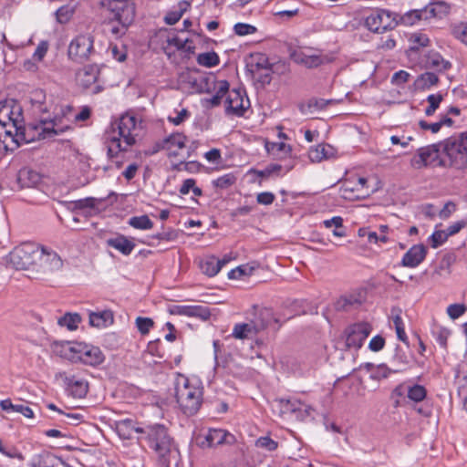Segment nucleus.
Segmentation results:
<instances>
[{
  "mask_svg": "<svg viewBox=\"0 0 467 467\" xmlns=\"http://www.w3.org/2000/svg\"><path fill=\"white\" fill-rule=\"evenodd\" d=\"M140 124L135 116L130 114L122 115L111 124V130L107 131L105 136L109 159H113L120 151H126L135 143Z\"/></svg>",
  "mask_w": 467,
  "mask_h": 467,
  "instance_id": "nucleus-1",
  "label": "nucleus"
},
{
  "mask_svg": "<svg viewBox=\"0 0 467 467\" xmlns=\"http://www.w3.org/2000/svg\"><path fill=\"white\" fill-rule=\"evenodd\" d=\"M174 398L179 410L186 416L195 415L203 400L202 383L176 373L173 380Z\"/></svg>",
  "mask_w": 467,
  "mask_h": 467,
  "instance_id": "nucleus-2",
  "label": "nucleus"
},
{
  "mask_svg": "<svg viewBox=\"0 0 467 467\" xmlns=\"http://www.w3.org/2000/svg\"><path fill=\"white\" fill-rule=\"evenodd\" d=\"M137 431L142 434L139 440H145L150 448L156 452L161 467H169L171 459L175 458L178 450L167 429L163 425L156 424L137 429Z\"/></svg>",
  "mask_w": 467,
  "mask_h": 467,
  "instance_id": "nucleus-3",
  "label": "nucleus"
},
{
  "mask_svg": "<svg viewBox=\"0 0 467 467\" xmlns=\"http://www.w3.org/2000/svg\"><path fill=\"white\" fill-rule=\"evenodd\" d=\"M63 356L72 362H81L88 366H98L104 361V355L98 347L82 343L63 346Z\"/></svg>",
  "mask_w": 467,
  "mask_h": 467,
  "instance_id": "nucleus-4",
  "label": "nucleus"
},
{
  "mask_svg": "<svg viewBox=\"0 0 467 467\" xmlns=\"http://www.w3.org/2000/svg\"><path fill=\"white\" fill-rule=\"evenodd\" d=\"M40 256L38 244L27 242L13 249L9 254L8 263L16 269L34 271L36 260Z\"/></svg>",
  "mask_w": 467,
  "mask_h": 467,
  "instance_id": "nucleus-5",
  "label": "nucleus"
},
{
  "mask_svg": "<svg viewBox=\"0 0 467 467\" xmlns=\"http://www.w3.org/2000/svg\"><path fill=\"white\" fill-rule=\"evenodd\" d=\"M96 53L94 36L90 33L78 35L68 46L67 54L71 60L82 63Z\"/></svg>",
  "mask_w": 467,
  "mask_h": 467,
  "instance_id": "nucleus-6",
  "label": "nucleus"
},
{
  "mask_svg": "<svg viewBox=\"0 0 467 467\" xmlns=\"http://www.w3.org/2000/svg\"><path fill=\"white\" fill-rule=\"evenodd\" d=\"M30 140H34V138H26L25 130L20 124L15 122L0 124V148L14 150L22 141L29 142Z\"/></svg>",
  "mask_w": 467,
  "mask_h": 467,
  "instance_id": "nucleus-7",
  "label": "nucleus"
},
{
  "mask_svg": "<svg viewBox=\"0 0 467 467\" xmlns=\"http://www.w3.org/2000/svg\"><path fill=\"white\" fill-rule=\"evenodd\" d=\"M108 16L119 24L131 25L135 17V5L131 0H105Z\"/></svg>",
  "mask_w": 467,
  "mask_h": 467,
  "instance_id": "nucleus-8",
  "label": "nucleus"
},
{
  "mask_svg": "<svg viewBox=\"0 0 467 467\" xmlns=\"http://www.w3.org/2000/svg\"><path fill=\"white\" fill-rule=\"evenodd\" d=\"M441 150L451 162L467 163V131L459 138H449L440 143Z\"/></svg>",
  "mask_w": 467,
  "mask_h": 467,
  "instance_id": "nucleus-9",
  "label": "nucleus"
},
{
  "mask_svg": "<svg viewBox=\"0 0 467 467\" xmlns=\"http://www.w3.org/2000/svg\"><path fill=\"white\" fill-rule=\"evenodd\" d=\"M397 16L388 10L380 9L371 13L365 20L366 26L374 33H384L398 25Z\"/></svg>",
  "mask_w": 467,
  "mask_h": 467,
  "instance_id": "nucleus-10",
  "label": "nucleus"
},
{
  "mask_svg": "<svg viewBox=\"0 0 467 467\" xmlns=\"http://www.w3.org/2000/svg\"><path fill=\"white\" fill-rule=\"evenodd\" d=\"M72 108L70 106H66L65 109H63V117L56 116L54 119H41L40 124L36 127V131L38 132V140L51 139L56 135H59L69 129L67 124H63V119L66 117L67 113L71 112Z\"/></svg>",
  "mask_w": 467,
  "mask_h": 467,
  "instance_id": "nucleus-11",
  "label": "nucleus"
},
{
  "mask_svg": "<svg viewBox=\"0 0 467 467\" xmlns=\"http://www.w3.org/2000/svg\"><path fill=\"white\" fill-rule=\"evenodd\" d=\"M371 332V326L362 322L348 327L343 335L345 349H359Z\"/></svg>",
  "mask_w": 467,
  "mask_h": 467,
  "instance_id": "nucleus-12",
  "label": "nucleus"
},
{
  "mask_svg": "<svg viewBox=\"0 0 467 467\" xmlns=\"http://www.w3.org/2000/svg\"><path fill=\"white\" fill-rule=\"evenodd\" d=\"M38 250L41 252V256L36 260L34 269L35 272L47 275L62 268V259L55 251L40 245L39 244Z\"/></svg>",
  "mask_w": 467,
  "mask_h": 467,
  "instance_id": "nucleus-13",
  "label": "nucleus"
},
{
  "mask_svg": "<svg viewBox=\"0 0 467 467\" xmlns=\"http://www.w3.org/2000/svg\"><path fill=\"white\" fill-rule=\"evenodd\" d=\"M440 143L420 148L410 160L411 167L416 170H420L436 162L441 166L444 165L443 161L440 159Z\"/></svg>",
  "mask_w": 467,
  "mask_h": 467,
  "instance_id": "nucleus-14",
  "label": "nucleus"
},
{
  "mask_svg": "<svg viewBox=\"0 0 467 467\" xmlns=\"http://www.w3.org/2000/svg\"><path fill=\"white\" fill-rule=\"evenodd\" d=\"M290 57L295 63L307 68H314L323 64L331 63L334 59L332 56L312 52L311 50H294L291 52Z\"/></svg>",
  "mask_w": 467,
  "mask_h": 467,
  "instance_id": "nucleus-15",
  "label": "nucleus"
},
{
  "mask_svg": "<svg viewBox=\"0 0 467 467\" xmlns=\"http://www.w3.org/2000/svg\"><path fill=\"white\" fill-rule=\"evenodd\" d=\"M246 67L252 73H259L264 71L260 77L263 82L269 83L271 81V73L274 72V64L269 62L268 57L264 53H253L245 59Z\"/></svg>",
  "mask_w": 467,
  "mask_h": 467,
  "instance_id": "nucleus-16",
  "label": "nucleus"
},
{
  "mask_svg": "<svg viewBox=\"0 0 467 467\" xmlns=\"http://www.w3.org/2000/svg\"><path fill=\"white\" fill-rule=\"evenodd\" d=\"M99 69L96 65H88L79 69L76 75L77 83L85 89H91V93L98 94L102 87L97 84Z\"/></svg>",
  "mask_w": 467,
  "mask_h": 467,
  "instance_id": "nucleus-17",
  "label": "nucleus"
},
{
  "mask_svg": "<svg viewBox=\"0 0 467 467\" xmlns=\"http://www.w3.org/2000/svg\"><path fill=\"white\" fill-rule=\"evenodd\" d=\"M266 327V324L262 320H252L248 323L235 325V339L248 340L253 348L254 341L257 334Z\"/></svg>",
  "mask_w": 467,
  "mask_h": 467,
  "instance_id": "nucleus-18",
  "label": "nucleus"
},
{
  "mask_svg": "<svg viewBox=\"0 0 467 467\" xmlns=\"http://www.w3.org/2000/svg\"><path fill=\"white\" fill-rule=\"evenodd\" d=\"M282 414H293L297 420H304L310 416L312 408L297 400H284L277 401Z\"/></svg>",
  "mask_w": 467,
  "mask_h": 467,
  "instance_id": "nucleus-19",
  "label": "nucleus"
},
{
  "mask_svg": "<svg viewBox=\"0 0 467 467\" xmlns=\"http://www.w3.org/2000/svg\"><path fill=\"white\" fill-rule=\"evenodd\" d=\"M185 140L186 138L182 133H172L163 140L156 142L153 146L152 153L165 150H168L170 154L176 155V150L185 147Z\"/></svg>",
  "mask_w": 467,
  "mask_h": 467,
  "instance_id": "nucleus-20",
  "label": "nucleus"
},
{
  "mask_svg": "<svg viewBox=\"0 0 467 467\" xmlns=\"http://www.w3.org/2000/svg\"><path fill=\"white\" fill-rule=\"evenodd\" d=\"M59 377L64 380L69 393L78 399L86 397L88 390V383L84 379L75 375L68 376L65 372L59 373Z\"/></svg>",
  "mask_w": 467,
  "mask_h": 467,
  "instance_id": "nucleus-21",
  "label": "nucleus"
},
{
  "mask_svg": "<svg viewBox=\"0 0 467 467\" xmlns=\"http://www.w3.org/2000/svg\"><path fill=\"white\" fill-rule=\"evenodd\" d=\"M231 260L232 258L230 256H224L223 259H218L213 255L206 256L200 259L199 267L204 275L212 277L216 275L221 268Z\"/></svg>",
  "mask_w": 467,
  "mask_h": 467,
  "instance_id": "nucleus-22",
  "label": "nucleus"
},
{
  "mask_svg": "<svg viewBox=\"0 0 467 467\" xmlns=\"http://www.w3.org/2000/svg\"><path fill=\"white\" fill-rule=\"evenodd\" d=\"M427 254L423 244H415L404 254L401 265L407 267L418 266L425 258Z\"/></svg>",
  "mask_w": 467,
  "mask_h": 467,
  "instance_id": "nucleus-23",
  "label": "nucleus"
},
{
  "mask_svg": "<svg viewBox=\"0 0 467 467\" xmlns=\"http://www.w3.org/2000/svg\"><path fill=\"white\" fill-rule=\"evenodd\" d=\"M20 121L21 109L18 106H16L13 101H6L0 105V124H7L8 122L20 124Z\"/></svg>",
  "mask_w": 467,
  "mask_h": 467,
  "instance_id": "nucleus-24",
  "label": "nucleus"
},
{
  "mask_svg": "<svg viewBox=\"0 0 467 467\" xmlns=\"http://www.w3.org/2000/svg\"><path fill=\"white\" fill-rule=\"evenodd\" d=\"M435 16V10L433 7L425 9H415L405 13L400 16V22L405 26H412L421 19H428L429 17Z\"/></svg>",
  "mask_w": 467,
  "mask_h": 467,
  "instance_id": "nucleus-25",
  "label": "nucleus"
},
{
  "mask_svg": "<svg viewBox=\"0 0 467 467\" xmlns=\"http://www.w3.org/2000/svg\"><path fill=\"white\" fill-rule=\"evenodd\" d=\"M64 466V462L48 451H42L35 455L31 460V467H59Z\"/></svg>",
  "mask_w": 467,
  "mask_h": 467,
  "instance_id": "nucleus-26",
  "label": "nucleus"
},
{
  "mask_svg": "<svg viewBox=\"0 0 467 467\" xmlns=\"http://www.w3.org/2000/svg\"><path fill=\"white\" fill-rule=\"evenodd\" d=\"M213 86L219 90L221 94H226L229 90L230 84L226 80H220L215 84V77L213 75H208L200 78V92H210Z\"/></svg>",
  "mask_w": 467,
  "mask_h": 467,
  "instance_id": "nucleus-27",
  "label": "nucleus"
},
{
  "mask_svg": "<svg viewBox=\"0 0 467 467\" xmlns=\"http://www.w3.org/2000/svg\"><path fill=\"white\" fill-rule=\"evenodd\" d=\"M367 182L368 181L366 178H358L356 188H349L348 186L342 188V196L345 199H361L368 196L369 191L365 190Z\"/></svg>",
  "mask_w": 467,
  "mask_h": 467,
  "instance_id": "nucleus-28",
  "label": "nucleus"
},
{
  "mask_svg": "<svg viewBox=\"0 0 467 467\" xmlns=\"http://www.w3.org/2000/svg\"><path fill=\"white\" fill-rule=\"evenodd\" d=\"M335 155V150L328 144H319L316 148L310 149L308 152L309 159L312 162H320L327 160Z\"/></svg>",
  "mask_w": 467,
  "mask_h": 467,
  "instance_id": "nucleus-29",
  "label": "nucleus"
},
{
  "mask_svg": "<svg viewBox=\"0 0 467 467\" xmlns=\"http://www.w3.org/2000/svg\"><path fill=\"white\" fill-rule=\"evenodd\" d=\"M114 317L110 310L91 312L89 314V324L95 327H105L113 323Z\"/></svg>",
  "mask_w": 467,
  "mask_h": 467,
  "instance_id": "nucleus-30",
  "label": "nucleus"
},
{
  "mask_svg": "<svg viewBox=\"0 0 467 467\" xmlns=\"http://www.w3.org/2000/svg\"><path fill=\"white\" fill-rule=\"evenodd\" d=\"M227 436H231V434L223 429H210L204 437L205 441H202V445L204 446L205 443L208 447L221 445L224 443Z\"/></svg>",
  "mask_w": 467,
  "mask_h": 467,
  "instance_id": "nucleus-31",
  "label": "nucleus"
},
{
  "mask_svg": "<svg viewBox=\"0 0 467 467\" xmlns=\"http://www.w3.org/2000/svg\"><path fill=\"white\" fill-rule=\"evenodd\" d=\"M108 244L119 251L124 255H129L135 247V244L124 235H119L116 238L109 239Z\"/></svg>",
  "mask_w": 467,
  "mask_h": 467,
  "instance_id": "nucleus-32",
  "label": "nucleus"
},
{
  "mask_svg": "<svg viewBox=\"0 0 467 467\" xmlns=\"http://www.w3.org/2000/svg\"><path fill=\"white\" fill-rule=\"evenodd\" d=\"M41 181V177L38 172L28 170L22 169L18 172V182L22 187H35Z\"/></svg>",
  "mask_w": 467,
  "mask_h": 467,
  "instance_id": "nucleus-33",
  "label": "nucleus"
},
{
  "mask_svg": "<svg viewBox=\"0 0 467 467\" xmlns=\"http://www.w3.org/2000/svg\"><path fill=\"white\" fill-rule=\"evenodd\" d=\"M250 100L244 89L235 88V116H244L250 109Z\"/></svg>",
  "mask_w": 467,
  "mask_h": 467,
  "instance_id": "nucleus-34",
  "label": "nucleus"
},
{
  "mask_svg": "<svg viewBox=\"0 0 467 467\" xmlns=\"http://www.w3.org/2000/svg\"><path fill=\"white\" fill-rule=\"evenodd\" d=\"M259 265L255 262L241 265L235 267V281L243 282L252 277L258 269Z\"/></svg>",
  "mask_w": 467,
  "mask_h": 467,
  "instance_id": "nucleus-35",
  "label": "nucleus"
},
{
  "mask_svg": "<svg viewBox=\"0 0 467 467\" xmlns=\"http://www.w3.org/2000/svg\"><path fill=\"white\" fill-rule=\"evenodd\" d=\"M190 4L186 1H182L178 4L177 7L167 13L164 21L167 25L176 24L187 11Z\"/></svg>",
  "mask_w": 467,
  "mask_h": 467,
  "instance_id": "nucleus-36",
  "label": "nucleus"
},
{
  "mask_svg": "<svg viewBox=\"0 0 467 467\" xmlns=\"http://www.w3.org/2000/svg\"><path fill=\"white\" fill-rule=\"evenodd\" d=\"M427 395V390L422 385L413 384L407 387V397L414 401H422Z\"/></svg>",
  "mask_w": 467,
  "mask_h": 467,
  "instance_id": "nucleus-37",
  "label": "nucleus"
},
{
  "mask_svg": "<svg viewBox=\"0 0 467 467\" xmlns=\"http://www.w3.org/2000/svg\"><path fill=\"white\" fill-rule=\"evenodd\" d=\"M128 223L139 230H149L153 227L152 221L149 218L148 215H140V216H133L130 217L128 221Z\"/></svg>",
  "mask_w": 467,
  "mask_h": 467,
  "instance_id": "nucleus-38",
  "label": "nucleus"
},
{
  "mask_svg": "<svg viewBox=\"0 0 467 467\" xmlns=\"http://www.w3.org/2000/svg\"><path fill=\"white\" fill-rule=\"evenodd\" d=\"M431 333H432L433 337L436 338V340L438 341V343L442 348L447 347V340L451 335V331L448 328L443 327L438 324H433L432 328H431Z\"/></svg>",
  "mask_w": 467,
  "mask_h": 467,
  "instance_id": "nucleus-39",
  "label": "nucleus"
},
{
  "mask_svg": "<svg viewBox=\"0 0 467 467\" xmlns=\"http://www.w3.org/2000/svg\"><path fill=\"white\" fill-rule=\"evenodd\" d=\"M137 429L130 420H122L117 425V431L122 439H131L133 432L140 433Z\"/></svg>",
  "mask_w": 467,
  "mask_h": 467,
  "instance_id": "nucleus-40",
  "label": "nucleus"
},
{
  "mask_svg": "<svg viewBox=\"0 0 467 467\" xmlns=\"http://www.w3.org/2000/svg\"><path fill=\"white\" fill-rule=\"evenodd\" d=\"M0 453L10 458V459H17L19 461H24L23 454L18 451V449L10 444L5 443L0 439Z\"/></svg>",
  "mask_w": 467,
  "mask_h": 467,
  "instance_id": "nucleus-41",
  "label": "nucleus"
},
{
  "mask_svg": "<svg viewBox=\"0 0 467 467\" xmlns=\"http://www.w3.org/2000/svg\"><path fill=\"white\" fill-rule=\"evenodd\" d=\"M106 26H108L109 32L115 37H120L123 36L130 25L119 24L116 20H113L111 16H107Z\"/></svg>",
  "mask_w": 467,
  "mask_h": 467,
  "instance_id": "nucleus-42",
  "label": "nucleus"
},
{
  "mask_svg": "<svg viewBox=\"0 0 467 467\" xmlns=\"http://www.w3.org/2000/svg\"><path fill=\"white\" fill-rule=\"evenodd\" d=\"M197 62L201 66L212 67L218 65L219 57L215 52L202 53L198 55Z\"/></svg>",
  "mask_w": 467,
  "mask_h": 467,
  "instance_id": "nucleus-43",
  "label": "nucleus"
},
{
  "mask_svg": "<svg viewBox=\"0 0 467 467\" xmlns=\"http://www.w3.org/2000/svg\"><path fill=\"white\" fill-rule=\"evenodd\" d=\"M168 43L171 46L176 47L178 49H183L188 52H193L195 47L192 43V40L189 38H182L180 36H174L168 39Z\"/></svg>",
  "mask_w": 467,
  "mask_h": 467,
  "instance_id": "nucleus-44",
  "label": "nucleus"
},
{
  "mask_svg": "<svg viewBox=\"0 0 467 467\" xmlns=\"http://www.w3.org/2000/svg\"><path fill=\"white\" fill-rule=\"evenodd\" d=\"M80 321L81 317L78 314L67 313L59 319L58 323L61 326L67 327L69 330H75Z\"/></svg>",
  "mask_w": 467,
  "mask_h": 467,
  "instance_id": "nucleus-45",
  "label": "nucleus"
},
{
  "mask_svg": "<svg viewBox=\"0 0 467 467\" xmlns=\"http://www.w3.org/2000/svg\"><path fill=\"white\" fill-rule=\"evenodd\" d=\"M451 34L455 38L467 46V23H459L451 28Z\"/></svg>",
  "mask_w": 467,
  "mask_h": 467,
  "instance_id": "nucleus-46",
  "label": "nucleus"
},
{
  "mask_svg": "<svg viewBox=\"0 0 467 467\" xmlns=\"http://www.w3.org/2000/svg\"><path fill=\"white\" fill-rule=\"evenodd\" d=\"M45 99H46V95L42 90L37 89V90H35L32 92L31 101H32L33 106L38 111H41V112L47 111V108L43 106Z\"/></svg>",
  "mask_w": 467,
  "mask_h": 467,
  "instance_id": "nucleus-47",
  "label": "nucleus"
},
{
  "mask_svg": "<svg viewBox=\"0 0 467 467\" xmlns=\"http://www.w3.org/2000/svg\"><path fill=\"white\" fill-rule=\"evenodd\" d=\"M428 67L435 68L439 71L444 70L448 67L449 63L445 61L440 55L435 54L429 57L427 61Z\"/></svg>",
  "mask_w": 467,
  "mask_h": 467,
  "instance_id": "nucleus-48",
  "label": "nucleus"
},
{
  "mask_svg": "<svg viewBox=\"0 0 467 467\" xmlns=\"http://www.w3.org/2000/svg\"><path fill=\"white\" fill-rule=\"evenodd\" d=\"M442 100V96L441 94H431L427 98V101L429 102V107L425 109V114L427 116H431L435 110L439 108L440 103Z\"/></svg>",
  "mask_w": 467,
  "mask_h": 467,
  "instance_id": "nucleus-49",
  "label": "nucleus"
},
{
  "mask_svg": "<svg viewBox=\"0 0 467 467\" xmlns=\"http://www.w3.org/2000/svg\"><path fill=\"white\" fill-rule=\"evenodd\" d=\"M189 317H198L202 320H207L210 316V310L203 306H191Z\"/></svg>",
  "mask_w": 467,
  "mask_h": 467,
  "instance_id": "nucleus-50",
  "label": "nucleus"
},
{
  "mask_svg": "<svg viewBox=\"0 0 467 467\" xmlns=\"http://www.w3.org/2000/svg\"><path fill=\"white\" fill-rule=\"evenodd\" d=\"M136 327L138 330L142 334L146 335L149 333L150 329L153 327L154 322L150 317H139L136 318Z\"/></svg>",
  "mask_w": 467,
  "mask_h": 467,
  "instance_id": "nucleus-51",
  "label": "nucleus"
},
{
  "mask_svg": "<svg viewBox=\"0 0 467 467\" xmlns=\"http://www.w3.org/2000/svg\"><path fill=\"white\" fill-rule=\"evenodd\" d=\"M464 304H451L447 307V314L451 319H457L466 311Z\"/></svg>",
  "mask_w": 467,
  "mask_h": 467,
  "instance_id": "nucleus-52",
  "label": "nucleus"
},
{
  "mask_svg": "<svg viewBox=\"0 0 467 467\" xmlns=\"http://www.w3.org/2000/svg\"><path fill=\"white\" fill-rule=\"evenodd\" d=\"M449 235H447L446 231L439 230L435 231L430 237L431 245L432 248H437L441 245L447 239Z\"/></svg>",
  "mask_w": 467,
  "mask_h": 467,
  "instance_id": "nucleus-53",
  "label": "nucleus"
},
{
  "mask_svg": "<svg viewBox=\"0 0 467 467\" xmlns=\"http://www.w3.org/2000/svg\"><path fill=\"white\" fill-rule=\"evenodd\" d=\"M257 31V28L250 24L235 23V35L244 36L253 35Z\"/></svg>",
  "mask_w": 467,
  "mask_h": 467,
  "instance_id": "nucleus-54",
  "label": "nucleus"
},
{
  "mask_svg": "<svg viewBox=\"0 0 467 467\" xmlns=\"http://www.w3.org/2000/svg\"><path fill=\"white\" fill-rule=\"evenodd\" d=\"M410 41L413 44L412 49H417L420 47H427L429 45V38L426 35L416 33L412 34L410 37Z\"/></svg>",
  "mask_w": 467,
  "mask_h": 467,
  "instance_id": "nucleus-55",
  "label": "nucleus"
},
{
  "mask_svg": "<svg viewBox=\"0 0 467 467\" xmlns=\"http://www.w3.org/2000/svg\"><path fill=\"white\" fill-rule=\"evenodd\" d=\"M233 182L234 176L232 174H226L215 180L213 184L217 189L223 190L229 188Z\"/></svg>",
  "mask_w": 467,
  "mask_h": 467,
  "instance_id": "nucleus-56",
  "label": "nucleus"
},
{
  "mask_svg": "<svg viewBox=\"0 0 467 467\" xmlns=\"http://www.w3.org/2000/svg\"><path fill=\"white\" fill-rule=\"evenodd\" d=\"M256 446L272 451L277 448V442L269 437H261L256 441Z\"/></svg>",
  "mask_w": 467,
  "mask_h": 467,
  "instance_id": "nucleus-57",
  "label": "nucleus"
},
{
  "mask_svg": "<svg viewBox=\"0 0 467 467\" xmlns=\"http://www.w3.org/2000/svg\"><path fill=\"white\" fill-rule=\"evenodd\" d=\"M410 78V74L405 70H400L393 74L391 83L397 86L405 84Z\"/></svg>",
  "mask_w": 467,
  "mask_h": 467,
  "instance_id": "nucleus-58",
  "label": "nucleus"
},
{
  "mask_svg": "<svg viewBox=\"0 0 467 467\" xmlns=\"http://www.w3.org/2000/svg\"><path fill=\"white\" fill-rule=\"evenodd\" d=\"M385 346V339L381 336L373 337L369 343L368 348L373 352H378L381 350Z\"/></svg>",
  "mask_w": 467,
  "mask_h": 467,
  "instance_id": "nucleus-59",
  "label": "nucleus"
},
{
  "mask_svg": "<svg viewBox=\"0 0 467 467\" xmlns=\"http://www.w3.org/2000/svg\"><path fill=\"white\" fill-rule=\"evenodd\" d=\"M456 211V204L453 202H447L440 211L441 219H448Z\"/></svg>",
  "mask_w": 467,
  "mask_h": 467,
  "instance_id": "nucleus-60",
  "label": "nucleus"
},
{
  "mask_svg": "<svg viewBox=\"0 0 467 467\" xmlns=\"http://www.w3.org/2000/svg\"><path fill=\"white\" fill-rule=\"evenodd\" d=\"M47 49H48V45L47 42L43 41V42L39 43L33 54V58L36 61H41L44 58V57L46 56Z\"/></svg>",
  "mask_w": 467,
  "mask_h": 467,
  "instance_id": "nucleus-61",
  "label": "nucleus"
},
{
  "mask_svg": "<svg viewBox=\"0 0 467 467\" xmlns=\"http://www.w3.org/2000/svg\"><path fill=\"white\" fill-rule=\"evenodd\" d=\"M275 196L270 192H264L257 194V202L264 205H269L274 202Z\"/></svg>",
  "mask_w": 467,
  "mask_h": 467,
  "instance_id": "nucleus-62",
  "label": "nucleus"
},
{
  "mask_svg": "<svg viewBox=\"0 0 467 467\" xmlns=\"http://www.w3.org/2000/svg\"><path fill=\"white\" fill-rule=\"evenodd\" d=\"M420 80L423 82V87H431L437 84L439 78L436 74L426 72L420 76Z\"/></svg>",
  "mask_w": 467,
  "mask_h": 467,
  "instance_id": "nucleus-63",
  "label": "nucleus"
},
{
  "mask_svg": "<svg viewBox=\"0 0 467 467\" xmlns=\"http://www.w3.org/2000/svg\"><path fill=\"white\" fill-rule=\"evenodd\" d=\"M459 393L464 400L463 406L467 410V376L459 381Z\"/></svg>",
  "mask_w": 467,
  "mask_h": 467,
  "instance_id": "nucleus-64",
  "label": "nucleus"
}]
</instances>
